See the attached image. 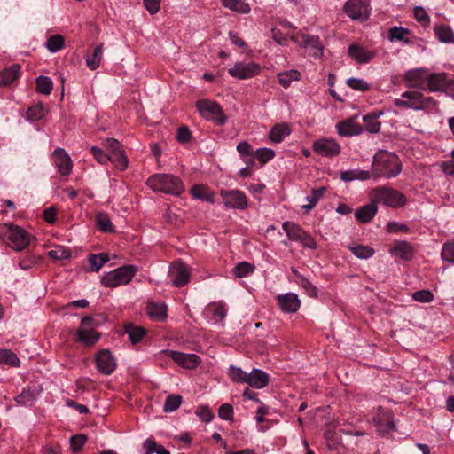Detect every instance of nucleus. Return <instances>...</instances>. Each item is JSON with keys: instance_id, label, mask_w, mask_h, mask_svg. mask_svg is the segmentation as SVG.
Returning <instances> with one entry per match:
<instances>
[{"instance_id": "nucleus-1", "label": "nucleus", "mask_w": 454, "mask_h": 454, "mask_svg": "<svg viewBox=\"0 0 454 454\" xmlns=\"http://www.w3.org/2000/svg\"><path fill=\"white\" fill-rule=\"evenodd\" d=\"M402 171V164L396 154L380 151L373 157L372 173L376 177L394 178Z\"/></svg>"}, {"instance_id": "nucleus-2", "label": "nucleus", "mask_w": 454, "mask_h": 454, "mask_svg": "<svg viewBox=\"0 0 454 454\" xmlns=\"http://www.w3.org/2000/svg\"><path fill=\"white\" fill-rule=\"evenodd\" d=\"M0 239L15 251H22L31 242L32 236L23 228L12 224L0 225Z\"/></svg>"}, {"instance_id": "nucleus-3", "label": "nucleus", "mask_w": 454, "mask_h": 454, "mask_svg": "<svg viewBox=\"0 0 454 454\" xmlns=\"http://www.w3.org/2000/svg\"><path fill=\"white\" fill-rule=\"evenodd\" d=\"M393 104L399 108L421 111L435 108L437 102L432 97H426L418 90H408L402 93L400 98H395Z\"/></svg>"}, {"instance_id": "nucleus-4", "label": "nucleus", "mask_w": 454, "mask_h": 454, "mask_svg": "<svg viewBox=\"0 0 454 454\" xmlns=\"http://www.w3.org/2000/svg\"><path fill=\"white\" fill-rule=\"evenodd\" d=\"M146 184L154 192L173 195H179L184 190L182 181L177 176L169 174H155L147 179Z\"/></svg>"}, {"instance_id": "nucleus-5", "label": "nucleus", "mask_w": 454, "mask_h": 454, "mask_svg": "<svg viewBox=\"0 0 454 454\" xmlns=\"http://www.w3.org/2000/svg\"><path fill=\"white\" fill-rule=\"evenodd\" d=\"M370 199L378 204L381 203L389 207H400L406 203V197L402 192L390 187L380 186L370 192Z\"/></svg>"}, {"instance_id": "nucleus-6", "label": "nucleus", "mask_w": 454, "mask_h": 454, "mask_svg": "<svg viewBox=\"0 0 454 454\" xmlns=\"http://www.w3.org/2000/svg\"><path fill=\"white\" fill-rule=\"evenodd\" d=\"M137 269L133 265H126L114 270L105 273L101 278V284L106 287L114 288L121 285L129 284L135 276Z\"/></svg>"}, {"instance_id": "nucleus-7", "label": "nucleus", "mask_w": 454, "mask_h": 454, "mask_svg": "<svg viewBox=\"0 0 454 454\" xmlns=\"http://www.w3.org/2000/svg\"><path fill=\"white\" fill-rule=\"evenodd\" d=\"M195 106L200 114L206 120L213 121L218 126L225 124L227 118L217 102L209 99H200Z\"/></svg>"}, {"instance_id": "nucleus-8", "label": "nucleus", "mask_w": 454, "mask_h": 454, "mask_svg": "<svg viewBox=\"0 0 454 454\" xmlns=\"http://www.w3.org/2000/svg\"><path fill=\"white\" fill-rule=\"evenodd\" d=\"M103 147L107 151L111 162L114 163L120 170L128 167V158L125 156L121 143L113 137L106 138L102 142Z\"/></svg>"}, {"instance_id": "nucleus-9", "label": "nucleus", "mask_w": 454, "mask_h": 454, "mask_svg": "<svg viewBox=\"0 0 454 454\" xmlns=\"http://www.w3.org/2000/svg\"><path fill=\"white\" fill-rule=\"evenodd\" d=\"M93 318L84 317L81 321L80 328L77 330L76 340L86 347L93 346L100 338L101 333L93 330Z\"/></svg>"}, {"instance_id": "nucleus-10", "label": "nucleus", "mask_w": 454, "mask_h": 454, "mask_svg": "<svg viewBox=\"0 0 454 454\" xmlns=\"http://www.w3.org/2000/svg\"><path fill=\"white\" fill-rule=\"evenodd\" d=\"M343 11L353 20H366L370 16L369 0H348Z\"/></svg>"}, {"instance_id": "nucleus-11", "label": "nucleus", "mask_w": 454, "mask_h": 454, "mask_svg": "<svg viewBox=\"0 0 454 454\" xmlns=\"http://www.w3.org/2000/svg\"><path fill=\"white\" fill-rule=\"evenodd\" d=\"M261 72V67L255 62H237L228 69V74L240 80L250 79Z\"/></svg>"}, {"instance_id": "nucleus-12", "label": "nucleus", "mask_w": 454, "mask_h": 454, "mask_svg": "<svg viewBox=\"0 0 454 454\" xmlns=\"http://www.w3.org/2000/svg\"><path fill=\"white\" fill-rule=\"evenodd\" d=\"M312 148L320 156L332 158L340 152V144L333 138H320L313 142Z\"/></svg>"}, {"instance_id": "nucleus-13", "label": "nucleus", "mask_w": 454, "mask_h": 454, "mask_svg": "<svg viewBox=\"0 0 454 454\" xmlns=\"http://www.w3.org/2000/svg\"><path fill=\"white\" fill-rule=\"evenodd\" d=\"M163 353L186 369H194L201 362L200 356L196 354H187L175 350H164Z\"/></svg>"}, {"instance_id": "nucleus-14", "label": "nucleus", "mask_w": 454, "mask_h": 454, "mask_svg": "<svg viewBox=\"0 0 454 454\" xmlns=\"http://www.w3.org/2000/svg\"><path fill=\"white\" fill-rule=\"evenodd\" d=\"M221 196L226 207L245 209L247 200L245 193L239 190L221 191Z\"/></svg>"}, {"instance_id": "nucleus-15", "label": "nucleus", "mask_w": 454, "mask_h": 454, "mask_svg": "<svg viewBox=\"0 0 454 454\" xmlns=\"http://www.w3.org/2000/svg\"><path fill=\"white\" fill-rule=\"evenodd\" d=\"M97 369L105 375L112 374L116 368V360L108 349L100 350L96 356Z\"/></svg>"}, {"instance_id": "nucleus-16", "label": "nucleus", "mask_w": 454, "mask_h": 454, "mask_svg": "<svg viewBox=\"0 0 454 454\" xmlns=\"http://www.w3.org/2000/svg\"><path fill=\"white\" fill-rule=\"evenodd\" d=\"M428 74L427 69L416 68L409 70L404 74L406 86L414 89H425Z\"/></svg>"}, {"instance_id": "nucleus-17", "label": "nucleus", "mask_w": 454, "mask_h": 454, "mask_svg": "<svg viewBox=\"0 0 454 454\" xmlns=\"http://www.w3.org/2000/svg\"><path fill=\"white\" fill-rule=\"evenodd\" d=\"M42 390L43 388L39 386H27L22 392L14 398V400L18 405L31 407L35 403Z\"/></svg>"}, {"instance_id": "nucleus-18", "label": "nucleus", "mask_w": 454, "mask_h": 454, "mask_svg": "<svg viewBox=\"0 0 454 454\" xmlns=\"http://www.w3.org/2000/svg\"><path fill=\"white\" fill-rule=\"evenodd\" d=\"M52 158L58 171L62 176H68L73 168L70 156L63 148H58L52 153Z\"/></svg>"}, {"instance_id": "nucleus-19", "label": "nucleus", "mask_w": 454, "mask_h": 454, "mask_svg": "<svg viewBox=\"0 0 454 454\" xmlns=\"http://www.w3.org/2000/svg\"><path fill=\"white\" fill-rule=\"evenodd\" d=\"M356 117H352L336 124L337 133L340 137H352L363 132L362 126L356 122Z\"/></svg>"}, {"instance_id": "nucleus-20", "label": "nucleus", "mask_w": 454, "mask_h": 454, "mask_svg": "<svg viewBox=\"0 0 454 454\" xmlns=\"http://www.w3.org/2000/svg\"><path fill=\"white\" fill-rule=\"evenodd\" d=\"M170 276L172 277V285L176 287L184 286L190 280V272L183 263L173 265L170 270Z\"/></svg>"}, {"instance_id": "nucleus-21", "label": "nucleus", "mask_w": 454, "mask_h": 454, "mask_svg": "<svg viewBox=\"0 0 454 454\" xmlns=\"http://www.w3.org/2000/svg\"><path fill=\"white\" fill-rule=\"evenodd\" d=\"M348 56L359 64L369 63L374 57L375 53L368 51L358 43H352L348 48Z\"/></svg>"}, {"instance_id": "nucleus-22", "label": "nucleus", "mask_w": 454, "mask_h": 454, "mask_svg": "<svg viewBox=\"0 0 454 454\" xmlns=\"http://www.w3.org/2000/svg\"><path fill=\"white\" fill-rule=\"evenodd\" d=\"M277 299L280 309L286 313L296 312L301 305L298 296L293 293L279 294Z\"/></svg>"}, {"instance_id": "nucleus-23", "label": "nucleus", "mask_w": 454, "mask_h": 454, "mask_svg": "<svg viewBox=\"0 0 454 454\" xmlns=\"http://www.w3.org/2000/svg\"><path fill=\"white\" fill-rule=\"evenodd\" d=\"M378 211L377 204L371 200V202L356 209V219L361 223H367L372 221Z\"/></svg>"}, {"instance_id": "nucleus-24", "label": "nucleus", "mask_w": 454, "mask_h": 454, "mask_svg": "<svg viewBox=\"0 0 454 454\" xmlns=\"http://www.w3.org/2000/svg\"><path fill=\"white\" fill-rule=\"evenodd\" d=\"M268 383L269 375L260 369H253L252 372L247 374V384L254 388H263Z\"/></svg>"}, {"instance_id": "nucleus-25", "label": "nucleus", "mask_w": 454, "mask_h": 454, "mask_svg": "<svg viewBox=\"0 0 454 454\" xmlns=\"http://www.w3.org/2000/svg\"><path fill=\"white\" fill-rule=\"evenodd\" d=\"M390 253L394 256H397L404 261H410L413 256V247L407 241H396L392 248L390 249Z\"/></svg>"}, {"instance_id": "nucleus-26", "label": "nucleus", "mask_w": 454, "mask_h": 454, "mask_svg": "<svg viewBox=\"0 0 454 454\" xmlns=\"http://www.w3.org/2000/svg\"><path fill=\"white\" fill-rule=\"evenodd\" d=\"M448 74L445 73H434L428 74L427 87L431 92L442 91L447 82Z\"/></svg>"}, {"instance_id": "nucleus-27", "label": "nucleus", "mask_w": 454, "mask_h": 454, "mask_svg": "<svg viewBox=\"0 0 454 454\" xmlns=\"http://www.w3.org/2000/svg\"><path fill=\"white\" fill-rule=\"evenodd\" d=\"M20 66L12 65L0 72V86L6 87L11 85L20 75Z\"/></svg>"}, {"instance_id": "nucleus-28", "label": "nucleus", "mask_w": 454, "mask_h": 454, "mask_svg": "<svg viewBox=\"0 0 454 454\" xmlns=\"http://www.w3.org/2000/svg\"><path fill=\"white\" fill-rule=\"evenodd\" d=\"M290 129L286 123H278L269 132V139L273 143H280L290 134Z\"/></svg>"}, {"instance_id": "nucleus-29", "label": "nucleus", "mask_w": 454, "mask_h": 454, "mask_svg": "<svg viewBox=\"0 0 454 454\" xmlns=\"http://www.w3.org/2000/svg\"><path fill=\"white\" fill-rule=\"evenodd\" d=\"M340 177L344 182H352L355 180L364 181L370 179L371 172L362 169H350L341 171L340 174Z\"/></svg>"}, {"instance_id": "nucleus-30", "label": "nucleus", "mask_w": 454, "mask_h": 454, "mask_svg": "<svg viewBox=\"0 0 454 454\" xmlns=\"http://www.w3.org/2000/svg\"><path fill=\"white\" fill-rule=\"evenodd\" d=\"M302 45L306 48L314 50L313 55L315 57H321L323 55V46L318 36L311 35H302Z\"/></svg>"}, {"instance_id": "nucleus-31", "label": "nucleus", "mask_w": 454, "mask_h": 454, "mask_svg": "<svg viewBox=\"0 0 454 454\" xmlns=\"http://www.w3.org/2000/svg\"><path fill=\"white\" fill-rule=\"evenodd\" d=\"M222 4L233 12L247 14L250 12V5L244 0H221Z\"/></svg>"}, {"instance_id": "nucleus-32", "label": "nucleus", "mask_w": 454, "mask_h": 454, "mask_svg": "<svg viewBox=\"0 0 454 454\" xmlns=\"http://www.w3.org/2000/svg\"><path fill=\"white\" fill-rule=\"evenodd\" d=\"M147 311L153 320L161 321L167 317V306L163 303L151 302L147 305Z\"/></svg>"}, {"instance_id": "nucleus-33", "label": "nucleus", "mask_w": 454, "mask_h": 454, "mask_svg": "<svg viewBox=\"0 0 454 454\" xmlns=\"http://www.w3.org/2000/svg\"><path fill=\"white\" fill-rule=\"evenodd\" d=\"M103 56V44L96 46L92 54L87 55L86 65L90 70H95L100 66L101 59Z\"/></svg>"}, {"instance_id": "nucleus-34", "label": "nucleus", "mask_w": 454, "mask_h": 454, "mask_svg": "<svg viewBox=\"0 0 454 454\" xmlns=\"http://www.w3.org/2000/svg\"><path fill=\"white\" fill-rule=\"evenodd\" d=\"M434 33L437 39L445 43L454 42V33L450 27L447 25H439L434 27Z\"/></svg>"}, {"instance_id": "nucleus-35", "label": "nucleus", "mask_w": 454, "mask_h": 454, "mask_svg": "<svg viewBox=\"0 0 454 454\" xmlns=\"http://www.w3.org/2000/svg\"><path fill=\"white\" fill-rule=\"evenodd\" d=\"M301 74L295 69L281 72L278 74V82L285 88H288L293 81H299Z\"/></svg>"}, {"instance_id": "nucleus-36", "label": "nucleus", "mask_w": 454, "mask_h": 454, "mask_svg": "<svg viewBox=\"0 0 454 454\" xmlns=\"http://www.w3.org/2000/svg\"><path fill=\"white\" fill-rule=\"evenodd\" d=\"M282 228L286 233L289 239L298 241L304 231L296 223L293 222H285Z\"/></svg>"}, {"instance_id": "nucleus-37", "label": "nucleus", "mask_w": 454, "mask_h": 454, "mask_svg": "<svg viewBox=\"0 0 454 454\" xmlns=\"http://www.w3.org/2000/svg\"><path fill=\"white\" fill-rule=\"evenodd\" d=\"M247 374L248 373L243 371L240 367L235 365H230L228 368V376L234 383H247Z\"/></svg>"}, {"instance_id": "nucleus-38", "label": "nucleus", "mask_w": 454, "mask_h": 454, "mask_svg": "<svg viewBox=\"0 0 454 454\" xmlns=\"http://www.w3.org/2000/svg\"><path fill=\"white\" fill-rule=\"evenodd\" d=\"M125 333L129 335V340L136 344L139 342L145 334V330L139 326L133 325H127L125 326Z\"/></svg>"}, {"instance_id": "nucleus-39", "label": "nucleus", "mask_w": 454, "mask_h": 454, "mask_svg": "<svg viewBox=\"0 0 454 454\" xmlns=\"http://www.w3.org/2000/svg\"><path fill=\"white\" fill-rule=\"evenodd\" d=\"M98 228L103 232H114V226L106 214L100 213L96 216Z\"/></svg>"}, {"instance_id": "nucleus-40", "label": "nucleus", "mask_w": 454, "mask_h": 454, "mask_svg": "<svg viewBox=\"0 0 454 454\" xmlns=\"http://www.w3.org/2000/svg\"><path fill=\"white\" fill-rule=\"evenodd\" d=\"M45 114V107L41 103H39L27 109V119L29 121H40L44 117Z\"/></svg>"}, {"instance_id": "nucleus-41", "label": "nucleus", "mask_w": 454, "mask_h": 454, "mask_svg": "<svg viewBox=\"0 0 454 454\" xmlns=\"http://www.w3.org/2000/svg\"><path fill=\"white\" fill-rule=\"evenodd\" d=\"M108 260V254L104 253L98 254H90L88 257L91 270L94 271H98Z\"/></svg>"}, {"instance_id": "nucleus-42", "label": "nucleus", "mask_w": 454, "mask_h": 454, "mask_svg": "<svg viewBox=\"0 0 454 454\" xmlns=\"http://www.w3.org/2000/svg\"><path fill=\"white\" fill-rule=\"evenodd\" d=\"M255 270L254 264L247 262H239L232 270V273L236 278H244L252 274Z\"/></svg>"}, {"instance_id": "nucleus-43", "label": "nucleus", "mask_w": 454, "mask_h": 454, "mask_svg": "<svg viewBox=\"0 0 454 454\" xmlns=\"http://www.w3.org/2000/svg\"><path fill=\"white\" fill-rule=\"evenodd\" d=\"M0 364H8L14 367L20 366V359L9 349H0Z\"/></svg>"}, {"instance_id": "nucleus-44", "label": "nucleus", "mask_w": 454, "mask_h": 454, "mask_svg": "<svg viewBox=\"0 0 454 454\" xmlns=\"http://www.w3.org/2000/svg\"><path fill=\"white\" fill-rule=\"evenodd\" d=\"M325 192V187H321L318 189H313L311 191L310 195L307 196V200L309 201V204L302 206V208L305 209V211L311 210L317 203L319 201V200L322 198Z\"/></svg>"}, {"instance_id": "nucleus-45", "label": "nucleus", "mask_w": 454, "mask_h": 454, "mask_svg": "<svg viewBox=\"0 0 454 454\" xmlns=\"http://www.w3.org/2000/svg\"><path fill=\"white\" fill-rule=\"evenodd\" d=\"M37 91L43 95H49L52 91L53 83L51 78L40 75L36 78Z\"/></svg>"}, {"instance_id": "nucleus-46", "label": "nucleus", "mask_w": 454, "mask_h": 454, "mask_svg": "<svg viewBox=\"0 0 454 454\" xmlns=\"http://www.w3.org/2000/svg\"><path fill=\"white\" fill-rule=\"evenodd\" d=\"M349 250L359 259H368L374 254V250L372 247L364 245L349 247Z\"/></svg>"}, {"instance_id": "nucleus-47", "label": "nucleus", "mask_w": 454, "mask_h": 454, "mask_svg": "<svg viewBox=\"0 0 454 454\" xmlns=\"http://www.w3.org/2000/svg\"><path fill=\"white\" fill-rule=\"evenodd\" d=\"M208 310L212 313L215 322L222 321L227 315V309L223 302L210 304Z\"/></svg>"}, {"instance_id": "nucleus-48", "label": "nucleus", "mask_w": 454, "mask_h": 454, "mask_svg": "<svg viewBox=\"0 0 454 454\" xmlns=\"http://www.w3.org/2000/svg\"><path fill=\"white\" fill-rule=\"evenodd\" d=\"M182 400V396L179 395L167 396L163 405V411L165 412H172L176 411L181 405Z\"/></svg>"}, {"instance_id": "nucleus-49", "label": "nucleus", "mask_w": 454, "mask_h": 454, "mask_svg": "<svg viewBox=\"0 0 454 454\" xmlns=\"http://www.w3.org/2000/svg\"><path fill=\"white\" fill-rule=\"evenodd\" d=\"M47 49L51 52H57L64 47V38L59 35H54L49 37L46 43Z\"/></svg>"}, {"instance_id": "nucleus-50", "label": "nucleus", "mask_w": 454, "mask_h": 454, "mask_svg": "<svg viewBox=\"0 0 454 454\" xmlns=\"http://www.w3.org/2000/svg\"><path fill=\"white\" fill-rule=\"evenodd\" d=\"M347 85L357 91H367L370 89V84L361 78L351 77L346 82Z\"/></svg>"}, {"instance_id": "nucleus-51", "label": "nucleus", "mask_w": 454, "mask_h": 454, "mask_svg": "<svg viewBox=\"0 0 454 454\" xmlns=\"http://www.w3.org/2000/svg\"><path fill=\"white\" fill-rule=\"evenodd\" d=\"M409 30L403 27H393L388 30V39L393 41H404L405 35L409 34Z\"/></svg>"}, {"instance_id": "nucleus-52", "label": "nucleus", "mask_w": 454, "mask_h": 454, "mask_svg": "<svg viewBox=\"0 0 454 454\" xmlns=\"http://www.w3.org/2000/svg\"><path fill=\"white\" fill-rule=\"evenodd\" d=\"M237 151L244 161H249V159H253L254 154L252 146L247 141H242L238 144Z\"/></svg>"}, {"instance_id": "nucleus-53", "label": "nucleus", "mask_w": 454, "mask_h": 454, "mask_svg": "<svg viewBox=\"0 0 454 454\" xmlns=\"http://www.w3.org/2000/svg\"><path fill=\"white\" fill-rule=\"evenodd\" d=\"M363 121L366 131L372 134H376L380 131L381 124L378 120L374 119L373 116L364 115Z\"/></svg>"}, {"instance_id": "nucleus-54", "label": "nucleus", "mask_w": 454, "mask_h": 454, "mask_svg": "<svg viewBox=\"0 0 454 454\" xmlns=\"http://www.w3.org/2000/svg\"><path fill=\"white\" fill-rule=\"evenodd\" d=\"M49 256L53 260H64L70 257V251L61 246H57L48 252Z\"/></svg>"}, {"instance_id": "nucleus-55", "label": "nucleus", "mask_w": 454, "mask_h": 454, "mask_svg": "<svg viewBox=\"0 0 454 454\" xmlns=\"http://www.w3.org/2000/svg\"><path fill=\"white\" fill-rule=\"evenodd\" d=\"M441 257L443 261L449 262L454 264V241L446 242L442 246L441 252Z\"/></svg>"}, {"instance_id": "nucleus-56", "label": "nucleus", "mask_w": 454, "mask_h": 454, "mask_svg": "<svg viewBox=\"0 0 454 454\" xmlns=\"http://www.w3.org/2000/svg\"><path fill=\"white\" fill-rule=\"evenodd\" d=\"M254 154L261 164L263 165L274 158L275 152L271 149L262 147L257 149Z\"/></svg>"}, {"instance_id": "nucleus-57", "label": "nucleus", "mask_w": 454, "mask_h": 454, "mask_svg": "<svg viewBox=\"0 0 454 454\" xmlns=\"http://www.w3.org/2000/svg\"><path fill=\"white\" fill-rule=\"evenodd\" d=\"M90 152L95 160L100 164H106L108 161H111V158L109 157L108 153H105L103 149L96 145L90 147Z\"/></svg>"}, {"instance_id": "nucleus-58", "label": "nucleus", "mask_w": 454, "mask_h": 454, "mask_svg": "<svg viewBox=\"0 0 454 454\" xmlns=\"http://www.w3.org/2000/svg\"><path fill=\"white\" fill-rule=\"evenodd\" d=\"M87 442V436L81 434L70 438V446L74 452L80 451Z\"/></svg>"}, {"instance_id": "nucleus-59", "label": "nucleus", "mask_w": 454, "mask_h": 454, "mask_svg": "<svg viewBox=\"0 0 454 454\" xmlns=\"http://www.w3.org/2000/svg\"><path fill=\"white\" fill-rule=\"evenodd\" d=\"M299 285L305 290L306 294L311 297H316L317 294V288L306 278L299 276Z\"/></svg>"}, {"instance_id": "nucleus-60", "label": "nucleus", "mask_w": 454, "mask_h": 454, "mask_svg": "<svg viewBox=\"0 0 454 454\" xmlns=\"http://www.w3.org/2000/svg\"><path fill=\"white\" fill-rule=\"evenodd\" d=\"M218 415L222 419L233 420V407L229 403L222 404L218 409Z\"/></svg>"}, {"instance_id": "nucleus-61", "label": "nucleus", "mask_w": 454, "mask_h": 454, "mask_svg": "<svg viewBox=\"0 0 454 454\" xmlns=\"http://www.w3.org/2000/svg\"><path fill=\"white\" fill-rule=\"evenodd\" d=\"M412 297L416 301L419 302H430L434 300V295L429 290H420L415 292Z\"/></svg>"}, {"instance_id": "nucleus-62", "label": "nucleus", "mask_w": 454, "mask_h": 454, "mask_svg": "<svg viewBox=\"0 0 454 454\" xmlns=\"http://www.w3.org/2000/svg\"><path fill=\"white\" fill-rule=\"evenodd\" d=\"M144 5L152 15L156 14L160 9L161 0H143Z\"/></svg>"}, {"instance_id": "nucleus-63", "label": "nucleus", "mask_w": 454, "mask_h": 454, "mask_svg": "<svg viewBox=\"0 0 454 454\" xmlns=\"http://www.w3.org/2000/svg\"><path fill=\"white\" fill-rule=\"evenodd\" d=\"M298 241L301 242L303 247H306L310 249H316L317 247L316 240L305 231Z\"/></svg>"}, {"instance_id": "nucleus-64", "label": "nucleus", "mask_w": 454, "mask_h": 454, "mask_svg": "<svg viewBox=\"0 0 454 454\" xmlns=\"http://www.w3.org/2000/svg\"><path fill=\"white\" fill-rule=\"evenodd\" d=\"M191 137H192V133L187 127L182 126V127L178 128L177 132H176V139L180 143H187L190 141Z\"/></svg>"}]
</instances>
